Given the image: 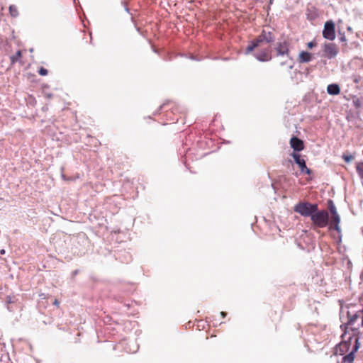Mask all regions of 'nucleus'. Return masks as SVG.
<instances>
[{"mask_svg":"<svg viewBox=\"0 0 363 363\" xmlns=\"http://www.w3.org/2000/svg\"><path fill=\"white\" fill-rule=\"evenodd\" d=\"M344 333L341 335L342 341L338 345L337 351L340 355H343L350 350V347L355 345V340L357 339L359 342L360 332L358 328H351L352 333L348 331L343 330Z\"/></svg>","mask_w":363,"mask_h":363,"instance_id":"1","label":"nucleus"},{"mask_svg":"<svg viewBox=\"0 0 363 363\" xmlns=\"http://www.w3.org/2000/svg\"><path fill=\"white\" fill-rule=\"evenodd\" d=\"M274 40L275 37L271 31L262 30L261 33L255 39L249 42L248 45L245 48V54H250L255 48L259 47L264 42L267 43H272Z\"/></svg>","mask_w":363,"mask_h":363,"instance_id":"2","label":"nucleus"},{"mask_svg":"<svg viewBox=\"0 0 363 363\" xmlns=\"http://www.w3.org/2000/svg\"><path fill=\"white\" fill-rule=\"evenodd\" d=\"M311 220L313 225V229L316 228H323L328 225L329 215L327 211L319 210L318 207L317 211H315L311 217Z\"/></svg>","mask_w":363,"mask_h":363,"instance_id":"3","label":"nucleus"},{"mask_svg":"<svg viewBox=\"0 0 363 363\" xmlns=\"http://www.w3.org/2000/svg\"><path fill=\"white\" fill-rule=\"evenodd\" d=\"M318 205L308 201L299 202L294 207V211L303 217H311L317 211Z\"/></svg>","mask_w":363,"mask_h":363,"instance_id":"4","label":"nucleus"},{"mask_svg":"<svg viewBox=\"0 0 363 363\" xmlns=\"http://www.w3.org/2000/svg\"><path fill=\"white\" fill-rule=\"evenodd\" d=\"M347 316H348V321L347 323L342 324L340 325V328L342 330L347 331L349 326L351 328H353L352 326L354 325L355 322L358 318L362 317V322H361V326L363 327V308L361 310H359L354 314H351L350 311L347 312Z\"/></svg>","mask_w":363,"mask_h":363,"instance_id":"5","label":"nucleus"},{"mask_svg":"<svg viewBox=\"0 0 363 363\" xmlns=\"http://www.w3.org/2000/svg\"><path fill=\"white\" fill-rule=\"evenodd\" d=\"M290 43L284 40L283 42H278L276 44L275 50L277 56H286L290 60H293V58L290 56Z\"/></svg>","mask_w":363,"mask_h":363,"instance_id":"6","label":"nucleus"},{"mask_svg":"<svg viewBox=\"0 0 363 363\" xmlns=\"http://www.w3.org/2000/svg\"><path fill=\"white\" fill-rule=\"evenodd\" d=\"M272 50L269 47L262 48L255 53H254V57L259 62H269L272 60Z\"/></svg>","mask_w":363,"mask_h":363,"instance_id":"7","label":"nucleus"},{"mask_svg":"<svg viewBox=\"0 0 363 363\" xmlns=\"http://www.w3.org/2000/svg\"><path fill=\"white\" fill-rule=\"evenodd\" d=\"M323 36L328 40H333L335 38V23L332 21L325 22L323 30Z\"/></svg>","mask_w":363,"mask_h":363,"instance_id":"8","label":"nucleus"},{"mask_svg":"<svg viewBox=\"0 0 363 363\" xmlns=\"http://www.w3.org/2000/svg\"><path fill=\"white\" fill-rule=\"evenodd\" d=\"M323 52L324 55L328 59H332L335 57L338 52L337 46L334 43L325 44Z\"/></svg>","mask_w":363,"mask_h":363,"instance_id":"9","label":"nucleus"},{"mask_svg":"<svg viewBox=\"0 0 363 363\" xmlns=\"http://www.w3.org/2000/svg\"><path fill=\"white\" fill-rule=\"evenodd\" d=\"M360 343L358 342L357 339L355 340V345L353 346L351 351L342 359L341 363H352L354 359V354L359 348Z\"/></svg>","mask_w":363,"mask_h":363,"instance_id":"10","label":"nucleus"},{"mask_svg":"<svg viewBox=\"0 0 363 363\" xmlns=\"http://www.w3.org/2000/svg\"><path fill=\"white\" fill-rule=\"evenodd\" d=\"M290 145L291 148H293L294 150L296 152L301 151L304 147L303 141L296 136H294L291 138Z\"/></svg>","mask_w":363,"mask_h":363,"instance_id":"11","label":"nucleus"},{"mask_svg":"<svg viewBox=\"0 0 363 363\" xmlns=\"http://www.w3.org/2000/svg\"><path fill=\"white\" fill-rule=\"evenodd\" d=\"M313 55L311 53L307 52V51H301L299 53L298 61L300 63H306L309 62L312 60Z\"/></svg>","mask_w":363,"mask_h":363,"instance_id":"12","label":"nucleus"},{"mask_svg":"<svg viewBox=\"0 0 363 363\" xmlns=\"http://www.w3.org/2000/svg\"><path fill=\"white\" fill-rule=\"evenodd\" d=\"M291 156L294 159L296 164L298 165L300 170H303L304 168H306V161L301 157L300 155L294 152L292 153Z\"/></svg>","mask_w":363,"mask_h":363,"instance_id":"13","label":"nucleus"},{"mask_svg":"<svg viewBox=\"0 0 363 363\" xmlns=\"http://www.w3.org/2000/svg\"><path fill=\"white\" fill-rule=\"evenodd\" d=\"M327 91L330 95H337L340 92V88L337 84H330L327 87Z\"/></svg>","mask_w":363,"mask_h":363,"instance_id":"14","label":"nucleus"},{"mask_svg":"<svg viewBox=\"0 0 363 363\" xmlns=\"http://www.w3.org/2000/svg\"><path fill=\"white\" fill-rule=\"evenodd\" d=\"M332 221L335 223V230L337 232H340V228L339 226V223L340 222V218L338 213L332 216Z\"/></svg>","mask_w":363,"mask_h":363,"instance_id":"15","label":"nucleus"},{"mask_svg":"<svg viewBox=\"0 0 363 363\" xmlns=\"http://www.w3.org/2000/svg\"><path fill=\"white\" fill-rule=\"evenodd\" d=\"M356 171L360 179L363 180V162L357 163Z\"/></svg>","mask_w":363,"mask_h":363,"instance_id":"16","label":"nucleus"},{"mask_svg":"<svg viewBox=\"0 0 363 363\" xmlns=\"http://www.w3.org/2000/svg\"><path fill=\"white\" fill-rule=\"evenodd\" d=\"M9 13L12 17H17L18 16V9L15 5L9 6Z\"/></svg>","mask_w":363,"mask_h":363,"instance_id":"17","label":"nucleus"},{"mask_svg":"<svg viewBox=\"0 0 363 363\" xmlns=\"http://www.w3.org/2000/svg\"><path fill=\"white\" fill-rule=\"evenodd\" d=\"M328 208L332 216L337 213L336 207L334 205L333 201L332 200L328 201Z\"/></svg>","mask_w":363,"mask_h":363,"instance_id":"18","label":"nucleus"},{"mask_svg":"<svg viewBox=\"0 0 363 363\" xmlns=\"http://www.w3.org/2000/svg\"><path fill=\"white\" fill-rule=\"evenodd\" d=\"M21 57V52L18 50L15 55L11 57V61L12 63H14Z\"/></svg>","mask_w":363,"mask_h":363,"instance_id":"19","label":"nucleus"},{"mask_svg":"<svg viewBox=\"0 0 363 363\" xmlns=\"http://www.w3.org/2000/svg\"><path fill=\"white\" fill-rule=\"evenodd\" d=\"M342 157L347 163H349L354 158V156L350 154H343Z\"/></svg>","mask_w":363,"mask_h":363,"instance_id":"20","label":"nucleus"},{"mask_svg":"<svg viewBox=\"0 0 363 363\" xmlns=\"http://www.w3.org/2000/svg\"><path fill=\"white\" fill-rule=\"evenodd\" d=\"M350 79L354 83V84H358L361 79H362V77L359 75H357V74H353L350 77Z\"/></svg>","mask_w":363,"mask_h":363,"instance_id":"21","label":"nucleus"},{"mask_svg":"<svg viewBox=\"0 0 363 363\" xmlns=\"http://www.w3.org/2000/svg\"><path fill=\"white\" fill-rule=\"evenodd\" d=\"M48 70H47L45 68L43 67H41L39 69V70H38V74H39L40 75H41V76H45V75H47V74H48Z\"/></svg>","mask_w":363,"mask_h":363,"instance_id":"22","label":"nucleus"},{"mask_svg":"<svg viewBox=\"0 0 363 363\" xmlns=\"http://www.w3.org/2000/svg\"><path fill=\"white\" fill-rule=\"evenodd\" d=\"M352 102H353L354 107H356V108H360L362 106V102L360 101V100L359 99H354Z\"/></svg>","mask_w":363,"mask_h":363,"instance_id":"23","label":"nucleus"},{"mask_svg":"<svg viewBox=\"0 0 363 363\" xmlns=\"http://www.w3.org/2000/svg\"><path fill=\"white\" fill-rule=\"evenodd\" d=\"M301 172L302 173H305V174H306L308 175H311V173H312L311 169L308 168L306 165V168H304L303 170H301Z\"/></svg>","mask_w":363,"mask_h":363,"instance_id":"24","label":"nucleus"},{"mask_svg":"<svg viewBox=\"0 0 363 363\" xmlns=\"http://www.w3.org/2000/svg\"><path fill=\"white\" fill-rule=\"evenodd\" d=\"M315 45H316V43L315 41H311V42L308 43V44H307V46L309 49L313 48Z\"/></svg>","mask_w":363,"mask_h":363,"instance_id":"25","label":"nucleus"},{"mask_svg":"<svg viewBox=\"0 0 363 363\" xmlns=\"http://www.w3.org/2000/svg\"><path fill=\"white\" fill-rule=\"evenodd\" d=\"M6 303H13V301L12 300V298L11 296H7L6 297Z\"/></svg>","mask_w":363,"mask_h":363,"instance_id":"26","label":"nucleus"},{"mask_svg":"<svg viewBox=\"0 0 363 363\" xmlns=\"http://www.w3.org/2000/svg\"><path fill=\"white\" fill-rule=\"evenodd\" d=\"M53 304L56 306H58L59 304H60V302L58 301V300L57 299H55L54 301H53Z\"/></svg>","mask_w":363,"mask_h":363,"instance_id":"27","label":"nucleus"},{"mask_svg":"<svg viewBox=\"0 0 363 363\" xmlns=\"http://www.w3.org/2000/svg\"><path fill=\"white\" fill-rule=\"evenodd\" d=\"M78 273H79V270H78V269H76V270H74V271L72 272V274H73V276H75V275H77Z\"/></svg>","mask_w":363,"mask_h":363,"instance_id":"28","label":"nucleus"},{"mask_svg":"<svg viewBox=\"0 0 363 363\" xmlns=\"http://www.w3.org/2000/svg\"><path fill=\"white\" fill-rule=\"evenodd\" d=\"M340 41H345L346 40L345 36L342 35V37L340 38Z\"/></svg>","mask_w":363,"mask_h":363,"instance_id":"29","label":"nucleus"},{"mask_svg":"<svg viewBox=\"0 0 363 363\" xmlns=\"http://www.w3.org/2000/svg\"><path fill=\"white\" fill-rule=\"evenodd\" d=\"M226 314L227 313L225 312H223V311L220 312V315H222L223 318H225L226 316Z\"/></svg>","mask_w":363,"mask_h":363,"instance_id":"30","label":"nucleus"},{"mask_svg":"<svg viewBox=\"0 0 363 363\" xmlns=\"http://www.w3.org/2000/svg\"><path fill=\"white\" fill-rule=\"evenodd\" d=\"M190 59L194 60H199V59H197L196 57H194V56H193V55H191V56L190 57Z\"/></svg>","mask_w":363,"mask_h":363,"instance_id":"31","label":"nucleus"},{"mask_svg":"<svg viewBox=\"0 0 363 363\" xmlns=\"http://www.w3.org/2000/svg\"><path fill=\"white\" fill-rule=\"evenodd\" d=\"M5 253H6L5 250L2 249V250H0V254L1 255H4Z\"/></svg>","mask_w":363,"mask_h":363,"instance_id":"32","label":"nucleus"},{"mask_svg":"<svg viewBox=\"0 0 363 363\" xmlns=\"http://www.w3.org/2000/svg\"><path fill=\"white\" fill-rule=\"evenodd\" d=\"M40 297L41 298H45V294H40Z\"/></svg>","mask_w":363,"mask_h":363,"instance_id":"33","label":"nucleus"},{"mask_svg":"<svg viewBox=\"0 0 363 363\" xmlns=\"http://www.w3.org/2000/svg\"><path fill=\"white\" fill-rule=\"evenodd\" d=\"M286 64H287V62H282L280 63V65L281 66H284V65H285Z\"/></svg>","mask_w":363,"mask_h":363,"instance_id":"34","label":"nucleus"},{"mask_svg":"<svg viewBox=\"0 0 363 363\" xmlns=\"http://www.w3.org/2000/svg\"><path fill=\"white\" fill-rule=\"evenodd\" d=\"M164 106H165V104H162V105H161V106H160V108H159V110H160V111L162 110V108H164Z\"/></svg>","mask_w":363,"mask_h":363,"instance_id":"35","label":"nucleus"},{"mask_svg":"<svg viewBox=\"0 0 363 363\" xmlns=\"http://www.w3.org/2000/svg\"><path fill=\"white\" fill-rule=\"evenodd\" d=\"M125 10L128 13H129V12H130V10H129V9H128V7L127 6H125Z\"/></svg>","mask_w":363,"mask_h":363,"instance_id":"36","label":"nucleus"},{"mask_svg":"<svg viewBox=\"0 0 363 363\" xmlns=\"http://www.w3.org/2000/svg\"><path fill=\"white\" fill-rule=\"evenodd\" d=\"M293 67H294V65H293V64H291V65L289 66V69H293Z\"/></svg>","mask_w":363,"mask_h":363,"instance_id":"37","label":"nucleus"},{"mask_svg":"<svg viewBox=\"0 0 363 363\" xmlns=\"http://www.w3.org/2000/svg\"><path fill=\"white\" fill-rule=\"evenodd\" d=\"M274 1V0H269V5H272V4H273Z\"/></svg>","mask_w":363,"mask_h":363,"instance_id":"38","label":"nucleus"},{"mask_svg":"<svg viewBox=\"0 0 363 363\" xmlns=\"http://www.w3.org/2000/svg\"><path fill=\"white\" fill-rule=\"evenodd\" d=\"M347 30H351V28H350V27H348V28H347Z\"/></svg>","mask_w":363,"mask_h":363,"instance_id":"39","label":"nucleus"},{"mask_svg":"<svg viewBox=\"0 0 363 363\" xmlns=\"http://www.w3.org/2000/svg\"><path fill=\"white\" fill-rule=\"evenodd\" d=\"M308 19L311 20V19H312V18H311L310 16H308Z\"/></svg>","mask_w":363,"mask_h":363,"instance_id":"40","label":"nucleus"},{"mask_svg":"<svg viewBox=\"0 0 363 363\" xmlns=\"http://www.w3.org/2000/svg\"><path fill=\"white\" fill-rule=\"evenodd\" d=\"M361 277H363V272L362 273Z\"/></svg>","mask_w":363,"mask_h":363,"instance_id":"41","label":"nucleus"}]
</instances>
